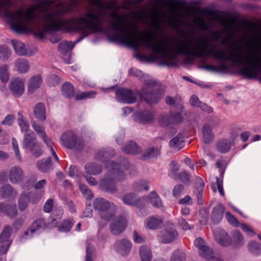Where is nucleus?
Listing matches in <instances>:
<instances>
[{"label":"nucleus","mask_w":261,"mask_h":261,"mask_svg":"<svg viewBox=\"0 0 261 261\" xmlns=\"http://www.w3.org/2000/svg\"><path fill=\"white\" fill-rule=\"evenodd\" d=\"M153 120V114L148 111L139 112L136 115V120L141 123H151Z\"/></svg>","instance_id":"nucleus-26"},{"label":"nucleus","mask_w":261,"mask_h":261,"mask_svg":"<svg viewBox=\"0 0 261 261\" xmlns=\"http://www.w3.org/2000/svg\"><path fill=\"white\" fill-rule=\"evenodd\" d=\"M127 224L126 219L122 216L113 220L110 225L111 232L114 235L121 233L125 228Z\"/></svg>","instance_id":"nucleus-12"},{"label":"nucleus","mask_w":261,"mask_h":261,"mask_svg":"<svg viewBox=\"0 0 261 261\" xmlns=\"http://www.w3.org/2000/svg\"><path fill=\"white\" fill-rule=\"evenodd\" d=\"M197 181L198 182L199 185L195 189L194 194L197 198L198 204L201 205L202 204V197L204 183L201 178H198Z\"/></svg>","instance_id":"nucleus-36"},{"label":"nucleus","mask_w":261,"mask_h":261,"mask_svg":"<svg viewBox=\"0 0 261 261\" xmlns=\"http://www.w3.org/2000/svg\"><path fill=\"white\" fill-rule=\"evenodd\" d=\"M141 261H151L153 255L151 249L146 245H142L139 248Z\"/></svg>","instance_id":"nucleus-33"},{"label":"nucleus","mask_w":261,"mask_h":261,"mask_svg":"<svg viewBox=\"0 0 261 261\" xmlns=\"http://www.w3.org/2000/svg\"><path fill=\"white\" fill-rule=\"evenodd\" d=\"M9 88L15 97H20L24 91V80L19 77L12 79L10 82Z\"/></svg>","instance_id":"nucleus-8"},{"label":"nucleus","mask_w":261,"mask_h":261,"mask_svg":"<svg viewBox=\"0 0 261 261\" xmlns=\"http://www.w3.org/2000/svg\"><path fill=\"white\" fill-rule=\"evenodd\" d=\"M116 99L121 102L133 103L136 101V94L130 90L120 88L115 91Z\"/></svg>","instance_id":"nucleus-6"},{"label":"nucleus","mask_w":261,"mask_h":261,"mask_svg":"<svg viewBox=\"0 0 261 261\" xmlns=\"http://www.w3.org/2000/svg\"><path fill=\"white\" fill-rule=\"evenodd\" d=\"M12 232V228L7 226L4 227L0 234V254H5L8 250L12 241L10 237Z\"/></svg>","instance_id":"nucleus-7"},{"label":"nucleus","mask_w":261,"mask_h":261,"mask_svg":"<svg viewBox=\"0 0 261 261\" xmlns=\"http://www.w3.org/2000/svg\"><path fill=\"white\" fill-rule=\"evenodd\" d=\"M249 252L255 255L261 254V244L258 242L252 241L247 245Z\"/></svg>","instance_id":"nucleus-42"},{"label":"nucleus","mask_w":261,"mask_h":261,"mask_svg":"<svg viewBox=\"0 0 261 261\" xmlns=\"http://www.w3.org/2000/svg\"><path fill=\"white\" fill-rule=\"evenodd\" d=\"M171 170L169 172V175L173 179L177 178V171L179 169V166L176 161H172L171 163Z\"/></svg>","instance_id":"nucleus-49"},{"label":"nucleus","mask_w":261,"mask_h":261,"mask_svg":"<svg viewBox=\"0 0 261 261\" xmlns=\"http://www.w3.org/2000/svg\"><path fill=\"white\" fill-rule=\"evenodd\" d=\"M54 201L52 199H48L44 203L43 210L45 213H49L51 212L53 206Z\"/></svg>","instance_id":"nucleus-60"},{"label":"nucleus","mask_w":261,"mask_h":261,"mask_svg":"<svg viewBox=\"0 0 261 261\" xmlns=\"http://www.w3.org/2000/svg\"><path fill=\"white\" fill-rule=\"evenodd\" d=\"M186 257L185 250L178 249L173 252L170 261H186Z\"/></svg>","instance_id":"nucleus-40"},{"label":"nucleus","mask_w":261,"mask_h":261,"mask_svg":"<svg viewBox=\"0 0 261 261\" xmlns=\"http://www.w3.org/2000/svg\"><path fill=\"white\" fill-rule=\"evenodd\" d=\"M32 126L38 135L43 140L46 145L50 146L51 140L47 137L44 130V128L36 122L32 123Z\"/></svg>","instance_id":"nucleus-27"},{"label":"nucleus","mask_w":261,"mask_h":261,"mask_svg":"<svg viewBox=\"0 0 261 261\" xmlns=\"http://www.w3.org/2000/svg\"><path fill=\"white\" fill-rule=\"evenodd\" d=\"M147 226L150 229H156L160 227L162 224V221L161 219L154 217H149L147 219L146 221Z\"/></svg>","instance_id":"nucleus-44"},{"label":"nucleus","mask_w":261,"mask_h":261,"mask_svg":"<svg viewBox=\"0 0 261 261\" xmlns=\"http://www.w3.org/2000/svg\"><path fill=\"white\" fill-rule=\"evenodd\" d=\"M11 51L7 47H0V60L5 61L7 60L11 56Z\"/></svg>","instance_id":"nucleus-52"},{"label":"nucleus","mask_w":261,"mask_h":261,"mask_svg":"<svg viewBox=\"0 0 261 261\" xmlns=\"http://www.w3.org/2000/svg\"><path fill=\"white\" fill-rule=\"evenodd\" d=\"M149 201L154 208H161L163 207L162 201L155 192H151L148 195Z\"/></svg>","instance_id":"nucleus-41"},{"label":"nucleus","mask_w":261,"mask_h":261,"mask_svg":"<svg viewBox=\"0 0 261 261\" xmlns=\"http://www.w3.org/2000/svg\"><path fill=\"white\" fill-rule=\"evenodd\" d=\"M0 212L13 219L17 215V210L15 204H9L4 202L0 203Z\"/></svg>","instance_id":"nucleus-19"},{"label":"nucleus","mask_w":261,"mask_h":261,"mask_svg":"<svg viewBox=\"0 0 261 261\" xmlns=\"http://www.w3.org/2000/svg\"><path fill=\"white\" fill-rule=\"evenodd\" d=\"M42 83V78L40 74L33 76L28 81V90L30 93H34L39 89Z\"/></svg>","instance_id":"nucleus-22"},{"label":"nucleus","mask_w":261,"mask_h":261,"mask_svg":"<svg viewBox=\"0 0 261 261\" xmlns=\"http://www.w3.org/2000/svg\"><path fill=\"white\" fill-rule=\"evenodd\" d=\"M116 251L122 256L127 255L132 248V242L126 239H122L117 241L115 245Z\"/></svg>","instance_id":"nucleus-10"},{"label":"nucleus","mask_w":261,"mask_h":261,"mask_svg":"<svg viewBox=\"0 0 261 261\" xmlns=\"http://www.w3.org/2000/svg\"><path fill=\"white\" fill-rule=\"evenodd\" d=\"M51 159L48 157L47 159H43L37 163V168L42 172H47L51 167Z\"/></svg>","instance_id":"nucleus-38"},{"label":"nucleus","mask_w":261,"mask_h":261,"mask_svg":"<svg viewBox=\"0 0 261 261\" xmlns=\"http://www.w3.org/2000/svg\"><path fill=\"white\" fill-rule=\"evenodd\" d=\"M194 245L198 249V253L202 257H210L212 249L206 245L204 240L201 238H198L194 241Z\"/></svg>","instance_id":"nucleus-13"},{"label":"nucleus","mask_w":261,"mask_h":261,"mask_svg":"<svg viewBox=\"0 0 261 261\" xmlns=\"http://www.w3.org/2000/svg\"><path fill=\"white\" fill-rule=\"evenodd\" d=\"M96 92L94 91L83 92L76 93L75 98L76 100H81L87 98H94Z\"/></svg>","instance_id":"nucleus-47"},{"label":"nucleus","mask_w":261,"mask_h":261,"mask_svg":"<svg viewBox=\"0 0 261 261\" xmlns=\"http://www.w3.org/2000/svg\"><path fill=\"white\" fill-rule=\"evenodd\" d=\"M113 204L103 198L98 197L93 202V208L98 212L100 217L107 221L110 220L114 216V213L110 209Z\"/></svg>","instance_id":"nucleus-3"},{"label":"nucleus","mask_w":261,"mask_h":261,"mask_svg":"<svg viewBox=\"0 0 261 261\" xmlns=\"http://www.w3.org/2000/svg\"><path fill=\"white\" fill-rule=\"evenodd\" d=\"M122 150L125 153L133 154H139L141 152L140 147L133 141L126 143L122 148Z\"/></svg>","instance_id":"nucleus-31"},{"label":"nucleus","mask_w":261,"mask_h":261,"mask_svg":"<svg viewBox=\"0 0 261 261\" xmlns=\"http://www.w3.org/2000/svg\"><path fill=\"white\" fill-rule=\"evenodd\" d=\"M184 186L181 184H178L174 186L173 189V195L174 197H178L182 192Z\"/></svg>","instance_id":"nucleus-62"},{"label":"nucleus","mask_w":261,"mask_h":261,"mask_svg":"<svg viewBox=\"0 0 261 261\" xmlns=\"http://www.w3.org/2000/svg\"><path fill=\"white\" fill-rule=\"evenodd\" d=\"M24 173L22 168L15 166L10 168L9 171V178L11 183L17 184L21 182L24 178Z\"/></svg>","instance_id":"nucleus-11"},{"label":"nucleus","mask_w":261,"mask_h":261,"mask_svg":"<svg viewBox=\"0 0 261 261\" xmlns=\"http://www.w3.org/2000/svg\"><path fill=\"white\" fill-rule=\"evenodd\" d=\"M75 43L73 42L62 41L58 45V49L62 53L71 50L75 46Z\"/></svg>","instance_id":"nucleus-46"},{"label":"nucleus","mask_w":261,"mask_h":261,"mask_svg":"<svg viewBox=\"0 0 261 261\" xmlns=\"http://www.w3.org/2000/svg\"><path fill=\"white\" fill-rule=\"evenodd\" d=\"M12 145L13 150L15 153V156L18 161H21V156L19 149L18 143L17 140L15 138L12 139Z\"/></svg>","instance_id":"nucleus-50"},{"label":"nucleus","mask_w":261,"mask_h":261,"mask_svg":"<svg viewBox=\"0 0 261 261\" xmlns=\"http://www.w3.org/2000/svg\"><path fill=\"white\" fill-rule=\"evenodd\" d=\"M226 218L227 221L231 224L234 226H237L239 224L238 221L236 218L232 215L229 212H226L225 213Z\"/></svg>","instance_id":"nucleus-61"},{"label":"nucleus","mask_w":261,"mask_h":261,"mask_svg":"<svg viewBox=\"0 0 261 261\" xmlns=\"http://www.w3.org/2000/svg\"><path fill=\"white\" fill-rule=\"evenodd\" d=\"M194 22L202 30L207 31L208 29V25L206 23L205 21L202 17L196 16L194 19Z\"/></svg>","instance_id":"nucleus-53"},{"label":"nucleus","mask_w":261,"mask_h":261,"mask_svg":"<svg viewBox=\"0 0 261 261\" xmlns=\"http://www.w3.org/2000/svg\"><path fill=\"white\" fill-rule=\"evenodd\" d=\"M0 80L3 83H6L9 80L8 67L6 65H3L0 67Z\"/></svg>","instance_id":"nucleus-48"},{"label":"nucleus","mask_w":261,"mask_h":261,"mask_svg":"<svg viewBox=\"0 0 261 261\" xmlns=\"http://www.w3.org/2000/svg\"><path fill=\"white\" fill-rule=\"evenodd\" d=\"M129 73L143 82L141 90L137 91L142 100L152 105L156 103L163 96L164 93L160 89L159 84L152 76L136 68H131Z\"/></svg>","instance_id":"nucleus-2"},{"label":"nucleus","mask_w":261,"mask_h":261,"mask_svg":"<svg viewBox=\"0 0 261 261\" xmlns=\"http://www.w3.org/2000/svg\"><path fill=\"white\" fill-rule=\"evenodd\" d=\"M177 223L182 229L185 230H190L193 228V225L189 224L185 219L181 217L177 219Z\"/></svg>","instance_id":"nucleus-54"},{"label":"nucleus","mask_w":261,"mask_h":261,"mask_svg":"<svg viewBox=\"0 0 261 261\" xmlns=\"http://www.w3.org/2000/svg\"><path fill=\"white\" fill-rule=\"evenodd\" d=\"M18 118L17 120V123L21 132L25 133L31 132L30 129V124L28 120L20 112L18 113Z\"/></svg>","instance_id":"nucleus-35"},{"label":"nucleus","mask_w":261,"mask_h":261,"mask_svg":"<svg viewBox=\"0 0 261 261\" xmlns=\"http://www.w3.org/2000/svg\"><path fill=\"white\" fill-rule=\"evenodd\" d=\"M80 188L81 192L87 199H91L93 197V194L91 191L88 189L87 186L85 185H80Z\"/></svg>","instance_id":"nucleus-58"},{"label":"nucleus","mask_w":261,"mask_h":261,"mask_svg":"<svg viewBox=\"0 0 261 261\" xmlns=\"http://www.w3.org/2000/svg\"><path fill=\"white\" fill-rule=\"evenodd\" d=\"M94 255V247L90 244L87 243L86 246V256L85 261H93Z\"/></svg>","instance_id":"nucleus-51"},{"label":"nucleus","mask_w":261,"mask_h":261,"mask_svg":"<svg viewBox=\"0 0 261 261\" xmlns=\"http://www.w3.org/2000/svg\"><path fill=\"white\" fill-rule=\"evenodd\" d=\"M84 168L86 173L93 175H99L102 171V166L95 162L86 164Z\"/></svg>","instance_id":"nucleus-23"},{"label":"nucleus","mask_w":261,"mask_h":261,"mask_svg":"<svg viewBox=\"0 0 261 261\" xmlns=\"http://www.w3.org/2000/svg\"><path fill=\"white\" fill-rule=\"evenodd\" d=\"M74 221L72 219H68L62 221L58 226V230L62 232H68L72 228Z\"/></svg>","instance_id":"nucleus-45"},{"label":"nucleus","mask_w":261,"mask_h":261,"mask_svg":"<svg viewBox=\"0 0 261 261\" xmlns=\"http://www.w3.org/2000/svg\"><path fill=\"white\" fill-rule=\"evenodd\" d=\"M177 178L176 179H179L184 182H188L190 180L191 175L190 173L185 170L181 171L177 174Z\"/></svg>","instance_id":"nucleus-55"},{"label":"nucleus","mask_w":261,"mask_h":261,"mask_svg":"<svg viewBox=\"0 0 261 261\" xmlns=\"http://www.w3.org/2000/svg\"><path fill=\"white\" fill-rule=\"evenodd\" d=\"M22 145L23 148L28 149L33 156L36 158L41 156L43 153L33 132L24 133Z\"/></svg>","instance_id":"nucleus-4"},{"label":"nucleus","mask_w":261,"mask_h":261,"mask_svg":"<svg viewBox=\"0 0 261 261\" xmlns=\"http://www.w3.org/2000/svg\"><path fill=\"white\" fill-rule=\"evenodd\" d=\"M160 123L163 126H167L172 123L170 116H162L160 119Z\"/></svg>","instance_id":"nucleus-63"},{"label":"nucleus","mask_w":261,"mask_h":261,"mask_svg":"<svg viewBox=\"0 0 261 261\" xmlns=\"http://www.w3.org/2000/svg\"><path fill=\"white\" fill-rule=\"evenodd\" d=\"M115 154L113 148H103L97 151L95 154V158L102 162H105L109 158L114 156Z\"/></svg>","instance_id":"nucleus-21"},{"label":"nucleus","mask_w":261,"mask_h":261,"mask_svg":"<svg viewBox=\"0 0 261 261\" xmlns=\"http://www.w3.org/2000/svg\"><path fill=\"white\" fill-rule=\"evenodd\" d=\"M0 194L3 198H14L17 195L18 193L10 185L7 184L1 188Z\"/></svg>","instance_id":"nucleus-24"},{"label":"nucleus","mask_w":261,"mask_h":261,"mask_svg":"<svg viewBox=\"0 0 261 261\" xmlns=\"http://www.w3.org/2000/svg\"><path fill=\"white\" fill-rule=\"evenodd\" d=\"M160 154V150L158 148L150 147L143 151L142 154V158L144 160H147L157 157Z\"/></svg>","instance_id":"nucleus-37"},{"label":"nucleus","mask_w":261,"mask_h":261,"mask_svg":"<svg viewBox=\"0 0 261 261\" xmlns=\"http://www.w3.org/2000/svg\"><path fill=\"white\" fill-rule=\"evenodd\" d=\"M172 123L177 124L182 121V117L179 113H173L170 115Z\"/></svg>","instance_id":"nucleus-59"},{"label":"nucleus","mask_w":261,"mask_h":261,"mask_svg":"<svg viewBox=\"0 0 261 261\" xmlns=\"http://www.w3.org/2000/svg\"><path fill=\"white\" fill-rule=\"evenodd\" d=\"M69 175L73 178H80L82 176V173L77 169L74 165H71L69 169Z\"/></svg>","instance_id":"nucleus-57"},{"label":"nucleus","mask_w":261,"mask_h":261,"mask_svg":"<svg viewBox=\"0 0 261 261\" xmlns=\"http://www.w3.org/2000/svg\"><path fill=\"white\" fill-rule=\"evenodd\" d=\"M12 43L15 51V53L19 56H32L37 51V49L35 48L34 51H30L27 50L25 48L24 44L18 40H12Z\"/></svg>","instance_id":"nucleus-17"},{"label":"nucleus","mask_w":261,"mask_h":261,"mask_svg":"<svg viewBox=\"0 0 261 261\" xmlns=\"http://www.w3.org/2000/svg\"><path fill=\"white\" fill-rule=\"evenodd\" d=\"M128 160L123 158L120 162L114 161H109L106 164V167L108 169L107 173L99 181V187L101 190L111 194L117 192V182H122L126 178V175L124 171L129 168Z\"/></svg>","instance_id":"nucleus-1"},{"label":"nucleus","mask_w":261,"mask_h":261,"mask_svg":"<svg viewBox=\"0 0 261 261\" xmlns=\"http://www.w3.org/2000/svg\"><path fill=\"white\" fill-rule=\"evenodd\" d=\"M60 140L64 146L67 148L72 149L75 146L77 138L72 132L67 131L62 135Z\"/></svg>","instance_id":"nucleus-16"},{"label":"nucleus","mask_w":261,"mask_h":261,"mask_svg":"<svg viewBox=\"0 0 261 261\" xmlns=\"http://www.w3.org/2000/svg\"><path fill=\"white\" fill-rule=\"evenodd\" d=\"M234 144V139H223L217 143L216 148L219 152L224 153L228 152Z\"/></svg>","instance_id":"nucleus-29"},{"label":"nucleus","mask_w":261,"mask_h":261,"mask_svg":"<svg viewBox=\"0 0 261 261\" xmlns=\"http://www.w3.org/2000/svg\"><path fill=\"white\" fill-rule=\"evenodd\" d=\"M231 245L234 249L240 248L245 243L244 238L242 233L239 231H233L231 239Z\"/></svg>","instance_id":"nucleus-28"},{"label":"nucleus","mask_w":261,"mask_h":261,"mask_svg":"<svg viewBox=\"0 0 261 261\" xmlns=\"http://www.w3.org/2000/svg\"><path fill=\"white\" fill-rule=\"evenodd\" d=\"M219 124V121L217 119H210L209 123H205L202 127V140L205 144H209L214 139V134L212 132V127L215 128Z\"/></svg>","instance_id":"nucleus-5"},{"label":"nucleus","mask_w":261,"mask_h":261,"mask_svg":"<svg viewBox=\"0 0 261 261\" xmlns=\"http://www.w3.org/2000/svg\"><path fill=\"white\" fill-rule=\"evenodd\" d=\"M143 197H138L133 193H130L124 195L121 198L123 203L126 205L138 207L142 206V202L144 200Z\"/></svg>","instance_id":"nucleus-15"},{"label":"nucleus","mask_w":261,"mask_h":261,"mask_svg":"<svg viewBox=\"0 0 261 261\" xmlns=\"http://www.w3.org/2000/svg\"><path fill=\"white\" fill-rule=\"evenodd\" d=\"M170 146L173 149L179 150L184 146V137L182 133H178L169 142Z\"/></svg>","instance_id":"nucleus-30"},{"label":"nucleus","mask_w":261,"mask_h":261,"mask_svg":"<svg viewBox=\"0 0 261 261\" xmlns=\"http://www.w3.org/2000/svg\"><path fill=\"white\" fill-rule=\"evenodd\" d=\"M46 226L47 225L44 219L42 218L37 219L25 231L24 236L27 238H32L37 231L45 229Z\"/></svg>","instance_id":"nucleus-9"},{"label":"nucleus","mask_w":261,"mask_h":261,"mask_svg":"<svg viewBox=\"0 0 261 261\" xmlns=\"http://www.w3.org/2000/svg\"><path fill=\"white\" fill-rule=\"evenodd\" d=\"M34 114L36 118L44 121L46 119L45 108L42 103H38L34 108Z\"/></svg>","instance_id":"nucleus-34"},{"label":"nucleus","mask_w":261,"mask_h":261,"mask_svg":"<svg viewBox=\"0 0 261 261\" xmlns=\"http://www.w3.org/2000/svg\"><path fill=\"white\" fill-rule=\"evenodd\" d=\"M224 211V207L221 203L218 204L213 208L211 213V220L214 224H217L221 221Z\"/></svg>","instance_id":"nucleus-20"},{"label":"nucleus","mask_w":261,"mask_h":261,"mask_svg":"<svg viewBox=\"0 0 261 261\" xmlns=\"http://www.w3.org/2000/svg\"><path fill=\"white\" fill-rule=\"evenodd\" d=\"M30 201V196L29 193H22L18 198V206L20 211H24L28 207Z\"/></svg>","instance_id":"nucleus-32"},{"label":"nucleus","mask_w":261,"mask_h":261,"mask_svg":"<svg viewBox=\"0 0 261 261\" xmlns=\"http://www.w3.org/2000/svg\"><path fill=\"white\" fill-rule=\"evenodd\" d=\"M178 237L176 229L172 227H167L165 231L160 237V240L163 243H168L172 242Z\"/></svg>","instance_id":"nucleus-18"},{"label":"nucleus","mask_w":261,"mask_h":261,"mask_svg":"<svg viewBox=\"0 0 261 261\" xmlns=\"http://www.w3.org/2000/svg\"><path fill=\"white\" fill-rule=\"evenodd\" d=\"M214 233L215 239L219 245L224 247L231 245V238L224 230L218 229L216 230Z\"/></svg>","instance_id":"nucleus-14"},{"label":"nucleus","mask_w":261,"mask_h":261,"mask_svg":"<svg viewBox=\"0 0 261 261\" xmlns=\"http://www.w3.org/2000/svg\"><path fill=\"white\" fill-rule=\"evenodd\" d=\"M133 240L137 243H142L145 242V238L140 236L136 231H134Z\"/></svg>","instance_id":"nucleus-64"},{"label":"nucleus","mask_w":261,"mask_h":261,"mask_svg":"<svg viewBox=\"0 0 261 261\" xmlns=\"http://www.w3.org/2000/svg\"><path fill=\"white\" fill-rule=\"evenodd\" d=\"M62 91L63 95L67 98H71L74 95L73 86L68 82L63 85Z\"/></svg>","instance_id":"nucleus-43"},{"label":"nucleus","mask_w":261,"mask_h":261,"mask_svg":"<svg viewBox=\"0 0 261 261\" xmlns=\"http://www.w3.org/2000/svg\"><path fill=\"white\" fill-rule=\"evenodd\" d=\"M60 77L56 75L53 74L47 78V84L49 86H55L60 83Z\"/></svg>","instance_id":"nucleus-56"},{"label":"nucleus","mask_w":261,"mask_h":261,"mask_svg":"<svg viewBox=\"0 0 261 261\" xmlns=\"http://www.w3.org/2000/svg\"><path fill=\"white\" fill-rule=\"evenodd\" d=\"M132 188L133 191L136 192H141L143 190H149V182L145 180H139L135 181Z\"/></svg>","instance_id":"nucleus-39"},{"label":"nucleus","mask_w":261,"mask_h":261,"mask_svg":"<svg viewBox=\"0 0 261 261\" xmlns=\"http://www.w3.org/2000/svg\"><path fill=\"white\" fill-rule=\"evenodd\" d=\"M30 68V65L28 60L24 58H19L15 61V70L21 73H27Z\"/></svg>","instance_id":"nucleus-25"}]
</instances>
